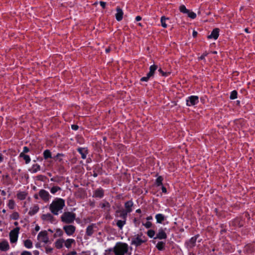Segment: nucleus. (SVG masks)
I'll list each match as a JSON object with an SVG mask.
<instances>
[{
  "mask_svg": "<svg viewBox=\"0 0 255 255\" xmlns=\"http://www.w3.org/2000/svg\"><path fill=\"white\" fill-rule=\"evenodd\" d=\"M65 206V200L60 198H55L49 205V210L54 215H58L61 212Z\"/></svg>",
  "mask_w": 255,
  "mask_h": 255,
  "instance_id": "1",
  "label": "nucleus"
},
{
  "mask_svg": "<svg viewBox=\"0 0 255 255\" xmlns=\"http://www.w3.org/2000/svg\"><path fill=\"white\" fill-rule=\"evenodd\" d=\"M115 216L116 218H121V220H117L116 225L119 229L122 230L127 223L128 214L125 211L124 209L121 208L115 211Z\"/></svg>",
  "mask_w": 255,
  "mask_h": 255,
  "instance_id": "2",
  "label": "nucleus"
},
{
  "mask_svg": "<svg viewBox=\"0 0 255 255\" xmlns=\"http://www.w3.org/2000/svg\"><path fill=\"white\" fill-rule=\"evenodd\" d=\"M113 252L115 255H130L128 252V246L127 243L123 242L117 243L113 248Z\"/></svg>",
  "mask_w": 255,
  "mask_h": 255,
  "instance_id": "3",
  "label": "nucleus"
},
{
  "mask_svg": "<svg viewBox=\"0 0 255 255\" xmlns=\"http://www.w3.org/2000/svg\"><path fill=\"white\" fill-rule=\"evenodd\" d=\"M61 221L65 224H70L74 222L76 218V214L71 212H65L61 216Z\"/></svg>",
  "mask_w": 255,
  "mask_h": 255,
  "instance_id": "4",
  "label": "nucleus"
},
{
  "mask_svg": "<svg viewBox=\"0 0 255 255\" xmlns=\"http://www.w3.org/2000/svg\"><path fill=\"white\" fill-rule=\"evenodd\" d=\"M142 234H137L131 239V244L135 246L136 247L140 246L142 243L146 242V240H143L141 238Z\"/></svg>",
  "mask_w": 255,
  "mask_h": 255,
  "instance_id": "5",
  "label": "nucleus"
},
{
  "mask_svg": "<svg viewBox=\"0 0 255 255\" xmlns=\"http://www.w3.org/2000/svg\"><path fill=\"white\" fill-rule=\"evenodd\" d=\"M19 230V227H16L10 232L9 239L11 243H14L17 242Z\"/></svg>",
  "mask_w": 255,
  "mask_h": 255,
  "instance_id": "6",
  "label": "nucleus"
},
{
  "mask_svg": "<svg viewBox=\"0 0 255 255\" xmlns=\"http://www.w3.org/2000/svg\"><path fill=\"white\" fill-rule=\"evenodd\" d=\"M199 103V97L197 96H190L186 99L187 106H193Z\"/></svg>",
  "mask_w": 255,
  "mask_h": 255,
  "instance_id": "7",
  "label": "nucleus"
},
{
  "mask_svg": "<svg viewBox=\"0 0 255 255\" xmlns=\"http://www.w3.org/2000/svg\"><path fill=\"white\" fill-rule=\"evenodd\" d=\"M38 195L40 198L45 202H47L51 197V196L48 192L44 189L40 190L39 191Z\"/></svg>",
  "mask_w": 255,
  "mask_h": 255,
  "instance_id": "8",
  "label": "nucleus"
},
{
  "mask_svg": "<svg viewBox=\"0 0 255 255\" xmlns=\"http://www.w3.org/2000/svg\"><path fill=\"white\" fill-rule=\"evenodd\" d=\"M37 238L45 244H47L49 242V238L46 231H42L39 232L37 236Z\"/></svg>",
  "mask_w": 255,
  "mask_h": 255,
  "instance_id": "9",
  "label": "nucleus"
},
{
  "mask_svg": "<svg viewBox=\"0 0 255 255\" xmlns=\"http://www.w3.org/2000/svg\"><path fill=\"white\" fill-rule=\"evenodd\" d=\"M199 237V235H196L186 242L185 244L188 249H191L195 246L197 240Z\"/></svg>",
  "mask_w": 255,
  "mask_h": 255,
  "instance_id": "10",
  "label": "nucleus"
},
{
  "mask_svg": "<svg viewBox=\"0 0 255 255\" xmlns=\"http://www.w3.org/2000/svg\"><path fill=\"white\" fill-rule=\"evenodd\" d=\"M63 230L68 236H70L75 233L76 227L72 225H66L63 227Z\"/></svg>",
  "mask_w": 255,
  "mask_h": 255,
  "instance_id": "11",
  "label": "nucleus"
},
{
  "mask_svg": "<svg viewBox=\"0 0 255 255\" xmlns=\"http://www.w3.org/2000/svg\"><path fill=\"white\" fill-rule=\"evenodd\" d=\"M104 190L100 187L93 192L92 197L96 198H102L104 196Z\"/></svg>",
  "mask_w": 255,
  "mask_h": 255,
  "instance_id": "12",
  "label": "nucleus"
},
{
  "mask_svg": "<svg viewBox=\"0 0 255 255\" xmlns=\"http://www.w3.org/2000/svg\"><path fill=\"white\" fill-rule=\"evenodd\" d=\"M133 206V202L131 200H128L125 203L124 207L125 211L128 214L132 212V207Z\"/></svg>",
  "mask_w": 255,
  "mask_h": 255,
  "instance_id": "13",
  "label": "nucleus"
},
{
  "mask_svg": "<svg viewBox=\"0 0 255 255\" xmlns=\"http://www.w3.org/2000/svg\"><path fill=\"white\" fill-rule=\"evenodd\" d=\"M167 238V235L165 231L162 229L158 230V232L156 234V237L154 238V239H166Z\"/></svg>",
  "mask_w": 255,
  "mask_h": 255,
  "instance_id": "14",
  "label": "nucleus"
},
{
  "mask_svg": "<svg viewBox=\"0 0 255 255\" xmlns=\"http://www.w3.org/2000/svg\"><path fill=\"white\" fill-rule=\"evenodd\" d=\"M117 12L115 14V17L117 21H120L123 18L124 12L123 10L119 6L116 8Z\"/></svg>",
  "mask_w": 255,
  "mask_h": 255,
  "instance_id": "15",
  "label": "nucleus"
},
{
  "mask_svg": "<svg viewBox=\"0 0 255 255\" xmlns=\"http://www.w3.org/2000/svg\"><path fill=\"white\" fill-rule=\"evenodd\" d=\"M219 35V28H215L214 29L211 33L207 36L208 39L213 38L214 39H217Z\"/></svg>",
  "mask_w": 255,
  "mask_h": 255,
  "instance_id": "16",
  "label": "nucleus"
},
{
  "mask_svg": "<svg viewBox=\"0 0 255 255\" xmlns=\"http://www.w3.org/2000/svg\"><path fill=\"white\" fill-rule=\"evenodd\" d=\"M9 249V246L8 243L3 240L1 242H0V250L3 252H5Z\"/></svg>",
  "mask_w": 255,
  "mask_h": 255,
  "instance_id": "17",
  "label": "nucleus"
},
{
  "mask_svg": "<svg viewBox=\"0 0 255 255\" xmlns=\"http://www.w3.org/2000/svg\"><path fill=\"white\" fill-rule=\"evenodd\" d=\"M41 219L44 221H49L52 223L54 221V217L50 213H47L42 215L41 216Z\"/></svg>",
  "mask_w": 255,
  "mask_h": 255,
  "instance_id": "18",
  "label": "nucleus"
},
{
  "mask_svg": "<svg viewBox=\"0 0 255 255\" xmlns=\"http://www.w3.org/2000/svg\"><path fill=\"white\" fill-rule=\"evenodd\" d=\"M77 151L81 155V158L83 159L86 158L87 154L88 153V150L85 148L79 147Z\"/></svg>",
  "mask_w": 255,
  "mask_h": 255,
  "instance_id": "19",
  "label": "nucleus"
},
{
  "mask_svg": "<svg viewBox=\"0 0 255 255\" xmlns=\"http://www.w3.org/2000/svg\"><path fill=\"white\" fill-rule=\"evenodd\" d=\"M39 210V207L38 205H34L33 207L30 208L28 212V215L32 216L36 214Z\"/></svg>",
  "mask_w": 255,
  "mask_h": 255,
  "instance_id": "20",
  "label": "nucleus"
},
{
  "mask_svg": "<svg viewBox=\"0 0 255 255\" xmlns=\"http://www.w3.org/2000/svg\"><path fill=\"white\" fill-rule=\"evenodd\" d=\"M95 226L94 224H92L91 225L88 226L87 227L86 231V234L88 236H91L94 233V227Z\"/></svg>",
  "mask_w": 255,
  "mask_h": 255,
  "instance_id": "21",
  "label": "nucleus"
},
{
  "mask_svg": "<svg viewBox=\"0 0 255 255\" xmlns=\"http://www.w3.org/2000/svg\"><path fill=\"white\" fill-rule=\"evenodd\" d=\"M156 223L161 224L165 220V217L162 214H157L155 215Z\"/></svg>",
  "mask_w": 255,
  "mask_h": 255,
  "instance_id": "22",
  "label": "nucleus"
},
{
  "mask_svg": "<svg viewBox=\"0 0 255 255\" xmlns=\"http://www.w3.org/2000/svg\"><path fill=\"white\" fill-rule=\"evenodd\" d=\"M65 240L63 239H60L56 240L55 243V246L57 249H60L63 247V243Z\"/></svg>",
  "mask_w": 255,
  "mask_h": 255,
  "instance_id": "23",
  "label": "nucleus"
},
{
  "mask_svg": "<svg viewBox=\"0 0 255 255\" xmlns=\"http://www.w3.org/2000/svg\"><path fill=\"white\" fill-rule=\"evenodd\" d=\"M40 170V166L38 164H33L29 171L32 173H36Z\"/></svg>",
  "mask_w": 255,
  "mask_h": 255,
  "instance_id": "24",
  "label": "nucleus"
},
{
  "mask_svg": "<svg viewBox=\"0 0 255 255\" xmlns=\"http://www.w3.org/2000/svg\"><path fill=\"white\" fill-rule=\"evenodd\" d=\"M19 157L23 158V159L25 160L26 164H28L30 162L31 159L28 155L23 154V153H20L19 154Z\"/></svg>",
  "mask_w": 255,
  "mask_h": 255,
  "instance_id": "25",
  "label": "nucleus"
},
{
  "mask_svg": "<svg viewBox=\"0 0 255 255\" xmlns=\"http://www.w3.org/2000/svg\"><path fill=\"white\" fill-rule=\"evenodd\" d=\"M75 243V241L74 239H68L66 241H65L64 245L67 248L69 249L71 247L72 244Z\"/></svg>",
  "mask_w": 255,
  "mask_h": 255,
  "instance_id": "26",
  "label": "nucleus"
},
{
  "mask_svg": "<svg viewBox=\"0 0 255 255\" xmlns=\"http://www.w3.org/2000/svg\"><path fill=\"white\" fill-rule=\"evenodd\" d=\"M165 243L162 241H160L157 243L156 245V248L158 250L161 251L165 249Z\"/></svg>",
  "mask_w": 255,
  "mask_h": 255,
  "instance_id": "27",
  "label": "nucleus"
},
{
  "mask_svg": "<svg viewBox=\"0 0 255 255\" xmlns=\"http://www.w3.org/2000/svg\"><path fill=\"white\" fill-rule=\"evenodd\" d=\"M27 196V193L25 192H19L17 193V197L20 200H24Z\"/></svg>",
  "mask_w": 255,
  "mask_h": 255,
  "instance_id": "28",
  "label": "nucleus"
},
{
  "mask_svg": "<svg viewBox=\"0 0 255 255\" xmlns=\"http://www.w3.org/2000/svg\"><path fill=\"white\" fill-rule=\"evenodd\" d=\"M24 247L27 249H31L32 248V242L29 239H27L23 242Z\"/></svg>",
  "mask_w": 255,
  "mask_h": 255,
  "instance_id": "29",
  "label": "nucleus"
},
{
  "mask_svg": "<svg viewBox=\"0 0 255 255\" xmlns=\"http://www.w3.org/2000/svg\"><path fill=\"white\" fill-rule=\"evenodd\" d=\"M100 206L102 208H106L107 211H110L111 205L108 202L105 201L104 203H101Z\"/></svg>",
  "mask_w": 255,
  "mask_h": 255,
  "instance_id": "30",
  "label": "nucleus"
},
{
  "mask_svg": "<svg viewBox=\"0 0 255 255\" xmlns=\"http://www.w3.org/2000/svg\"><path fill=\"white\" fill-rule=\"evenodd\" d=\"M43 157L45 159H47L48 158H51V152L49 149H46L43 152Z\"/></svg>",
  "mask_w": 255,
  "mask_h": 255,
  "instance_id": "31",
  "label": "nucleus"
},
{
  "mask_svg": "<svg viewBox=\"0 0 255 255\" xmlns=\"http://www.w3.org/2000/svg\"><path fill=\"white\" fill-rule=\"evenodd\" d=\"M233 223L234 224L235 226H238L239 227H241L243 226V222L240 218L235 219Z\"/></svg>",
  "mask_w": 255,
  "mask_h": 255,
  "instance_id": "32",
  "label": "nucleus"
},
{
  "mask_svg": "<svg viewBox=\"0 0 255 255\" xmlns=\"http://www.w3.org/2000/svg\"><path fill=\"white\" fill-rule=\"evenodd\" d=\"M154 75L151 74L149 72L146 74V76L145 77H142L140 81L141 82H147L150 78L151 77H153Z\"/></svg>",
  "mask_w": 255,
  "mask_h": 255,
  "instance_id": "33",
  "label": "nucleus"
},
{
  "mask_svg": "<svg viewBox=\"0 0 255 255\" xmlns=\"http://www.w3.org/2000/svg\"><path fill=\"white\" fill-rule=\"evenodd\" d=\"M163 178L161 176H159L155 180V185L156 186L159 187L163 185L162 181Z\"/></svg>",
  "mask_w": 255,
  "mask_h": 255,
  "instance_id": "34",
  "label": "nucleus"
},
{
  "mask_svg": "<svg viewBox=\"0 0 255 255\" xmlns=\"http://www.w3.org/2000/svg\"><path fill=\"white\" fill-rule=\"evenodd\" d=\"M167 19H168V18H166L165 16H162L161 17V19H160L161 24V26L163 28H166L167 26V24L166 23V20Z\"/></svg>",
  "mask_w": 255,
  "mask_h": 255,
  "instance_id": "35",
  "label": "nucleus"
},
{
  "mask_svg": "<svg viewBox=\"0 0 255 255\" xmlns=\"http://www.w3.org/2000/svg\"><path fill=\"white\" fill-rule=\"evenodd\" d=\"M157 65L155 64L152 65L149 67V72L154 75L155 72L157 69Z\"/></svg>",
  "mask_w": 255,
  "mask_h": 255,
  "instance_id": "36",
  "label": "nucleus"
},
{
  "mask_svg": "<svg viewBox=\"0 0 255 255\" xmlns=\"http://www.w3.org/2000/svg\"><path fill=\"white\" fill-rule=\"evenodd\" d=\"M61 190V187H59V186H53L52 187L51 189H50V192L53 194H55L57 191H60Z\"/></svg>",
  "mask_w": 255,
  "mask_h": 255,
  "instance_id": "37",
  "label": "nucleus"
},
{
  "mask_svg": "<svg viewBox=\"0 0 255 255\" xmlns=\"http://www.w3.org/2000/svg\"><path fill=\"white\" fill-rule=\"evenodd\" d=\"M63 231L61 229H57L56 233L54 234V237L56 238L57 237H61L63 235Z\"/></svg>",
  "mask_w": 255,
  "mask_h": 255,
  "instance_id": "38",
  "label": "nucleus"
},
{
  "mask_svg": "<svg viewBox=\"0 0 255 255\" xmlns=\"http://www.w3.org/2000/svg\"><path fill=\"white\" fill-rule=\"evenodd\" d=\"M238 92L236 90L233 91L231 93L230 98L231 100H234L237 98Z\"/></svg>",
  "mask_w": 255,
  "mask_h": 255,
  "instance_id": "39",
  "label": "nucleus"
},
{
  "mask_svg": "<svg viewBox=\"0 0 255 255\" xmlns=\"http://www.w3.org/2000/svg\"><path fill=\"white\" fill-rule=\"evenodd\" d=\"M179 10L181 12L183 13H187L189 12V10L187 9L184 5H181L179 7Z\"/></svg>",
  "mask_w": 255,
  "mask_h": 255,
  "instance_id": "40",
  "label": "nucleus"
},
{
  "mask_svg": "<svg viewBox=\"0 0 255 255\" xmlns=\"http://www.w3.org/2000/svg\"><path fill=\"white\" fill-rule=\"evenodd\" d=\"M8 207L10 209H13L15 207V202L13 200H9L8 201Z\"/></svg>",
  "mask_w": 255,
  "mask_h": 255,
  "instance_id": "41",
  "label": "nucleus"
},
{
  "mask_svg": "<svg viewBox=\"0 0 255 255\" xmlns=\"http://www.w3.org/2000/svg\"><path fill=\"white\" fill-rule=\"evenodd\" d=\"M158 71L162 76L167 77L170 75V72H164L161 68H159Z\"/></svg>",
  "mask_w": 255,
  "mask_h": 255,
  "instance_id": "42",
  "label": "nucleus"
},
{
  "mask_svg": "<svg viewBox=\"0 0 255 255\" xmlns=\"http://www.w3.org/2000/svg\"><path fill=\"white\" fill-rule=\"evenodd\" d=\"M186 14H188V16L192 19H194L196 17V14L193 11H190L189 10V12Z\"/></svg>",
  "mask_w": 255,
  "mask_h": 255,
  "instance_id": "43",
  "label": "nucleus"
},
{
  "mask_svg": "<svg viewBox=\"0 0 255 255\" xmlns=\"http://www.w3.org/2000/svg\"><path fill=\"white\" fill-rule=\"evenodd\" d=\"M19 214L16 212H13L11 215H10V218L13 220H17L19 218Z\"/></svg>",
  "mask_w": 255,
  "mask_h": 255,
  "instance_id": "44",
  "label": "nucleus"
},
{
  "mask_svg": "<svg viewBox=\"0 0 255 255\" xmlns=\"http://www.w3.org/2000/svg\"><path fill=\"white\" fill-rule=\"evenodd\" d=\"M155 233V231L153 230H149L147 232V236L150 238H153Z\"/></svg>",
  "mask_w": 255,
  "mask_h": 255,
  "instance_id": "45",
  "label": "nucleus"
},
{
  "mask_svg": "<svg viewBox=\"0 0 255 255\" xmlns=\"http://www.w3.org/2000/svg\"><path fill=\"white\" fill-rule=\"evenodd\" d=\"M143 225L146 228L149 229L151 227L152 223L149 221H147Z\"/></svg>",
  "mask_w": 255,
  "mask_h": 255,
  "instance_id": "46",
  "label": "nucleus"
},
{
  "mask_svg": "<svg viewBox=\"0 0 255 255\" xmlns=\"http://www.w3.org/2000/svg\"><path fill=\"white\" fill-rule=\"evenodd\" d=\"M53 251V249L50 247L46 246L45 247V252L47 254L51 253Z\"/></svg>",
  "mask_w": 255,
  "mask_h": 255,
  "instance_id": "47",
  "label": "nucleus"
},
{
  "mask_svg": "<svg viewBox=\"0 0 255 255\" xmlns=\"http://www.w3.org/2000/svg\"><path fill=\"white\" fill-rule=\"evenodd\" d=\"M29 151V148L27 146H24L23 148V151L21 153H23V154H25L26 153H27Z\"/></svg>",
  "mask_w": 255,
  "mask_h": 255,
  "instance_id": "48",
  "label": "nucleus"
},
{
  "mask_svg": "<svg viewBox=\"0 0 255 255\" xmlns=\"http://www.w3.org/2000/svg\"><path fill=\"white\" fill-rule=\"evenodd\" d=\"M45 177V176L43 175H38L36 177L37 180H40V181H43V179Z\"/></svg>",
  "mask_w": 255,
  "mask_h": 255,
  "instance_id": "49",
  "label": "nucleus"
},
{
  "mask_svg": "<svg viewBox=\"0 0 255 255\" xmlns=\"http://www.w3.org/2000/svg\"><path fill=\"white\" fill-rule=\"evenodd\" d=\"M208 55V53L204 52L203 53V54L199 57V59L200 60H203L205 59V57L207 56Z\"/></svg>",
  "mask_w": 255,
  "mask_h": 255,
  "instance_id": "50",
  "label": "nucleus"
},
{
  "mask_svg": "<svg viewBox=\"0 0 255 255\" xmlns=\"http://www.w3.org/2000/svg\"><path fill=\"white\" fill-rule=\"evenodd\" d=\"M20 255H32L31 253V252H28V251H23L21 253Z\"/></svg>",
  "mask_w": 255,
  "mask_h": 255,
  "instance_id": "51",
  "label": "nucleus"
},
{
  "mask_svg": "<svg viewBox=\"0 0 255 255\" xmlns=\"http://www.w3.org/2000/svg\"><path fill=\"white\" fill-rule=\"evenodd\" d=\"M71 128L72 129H73L74 130H76L79 128V126L76 125H72L71 126Z\"/></svg>",
  "mask_w": 255,
  "mask_h": 255,
  "instance_id": "52",
  "label": "nucleus"
},
{
  "mask_svg": "<svg viewBox=\"0 0 255 255\" xmlns=\"http://www.w3.org/2000/svg\"><path fill=\"white\" fill-rule=\"evenodd\" d=\"M100 4L101 6L103 8H105L106 5V2H104V1H100Z\"/></svg>",
  "mask_w": 255,
  "mask_h": 255,
  "instance_id": "53",
  "label": "nucleus"
},
{
  "mask_svg": "<svg viewBox=\"0 0 255 255\" xmlns=\"http://www.w3.org/2000/svg\"><path fill=\"white\" fill-rule=\"evenodd\" d=\"M110 211H107V213H106V219H112V217L110 215Z\"/></svg>",
  "mask_w": 255,
  "mask_h": 255,
  "instance_id": "54",
  "label": "nucleus"
},
{
  "mask_svg": "<svg viewBox=\"0 0 255 255\" xmlns=\"http://www.w3.org/2000/svg\"><path fill=\"white\" fill-rule=\"evenodd\" d=\"M161 190H162V193H167V189L165 187L163 186V185H161Z\"/></svg>",
  "mask_w": 255,
  "mask_h": 255,
  "instance_id": "55",
  "label": "nucleus"
},
{
  "mask_svg": "<svg viewBox=\"0 0 255 255\" xmlns=\"http://www.w3.org/2000/svg\"><path fill=\"white\" fill-rule=\"evenodd\" d=\"M76 254H77L76 252L72 251V252L69 253L66 255H76Z\"/></svg>",
  "mask_w": 255,
  "mask_h": 255,
  "instance_id": "56",
  "label": "nucleus"
},
{
  "mask_svg": "<svg viewBox=\"0 0 255 255\" xmlns=\"http://www.w3.org/2000/svg\"><path fill=\"white\" fill-rule=\"evenodd\" d=\"M141 20V17L140 16H137L135 17V20L136 21H139Z\"/></svg>",
  "mask_w": 255,
  "mask_h": 255,
  "instance_id": "57",
  "label": "nucleus"
},
{
  "mask_svg": "<svg viewBox=\"0 0 255 255\" xmlns=\"http://www.w3.org/2000/svg\"><path fill=\"white\" fill-rule=\"evenodd\" d=\"M3 156L1 153H0V163L3 162Z\"/></svg>",
  "mask_w": 255,
  "mask_h": 255,
  "instance_id": "58",
  "label": "nucleus"
},
{
  "mask_svg": "<svg viewBox=\"0 0 255 255\" xmlns=\"http://www.w3.org/2000/svg\"><path fill=\"white\" fill-rule=\"evenodd\" d=\"M197 34H198L197 32L194 30L193 31V33H192V35H193V37H196L197 35Z\"/></svg>",
  "mask_w": 255,
  "mask_h": 255,
  "instance_id": "59",
  "label": "nucleus"
},
{
  "mask_svg": "<svg viewBox=\"0 0 255 255\" xmlns=\"http://www.w3.org/2000/svg\"><path fill=\"white\" fill-rule=\"evenodd\" d=\"M98 175V174L94 170L93 171V176L94 177H97Z\"/></svg>",
  "mask_w": 255,
  "mask_h": 255,
  "instance_id": "60",
  "label": "nucleus"
},
{
  "mask_svg": "<svg viewBox=\"0 0 255 255\" xmlns=\"http://www.w3.org/2000/svg\"><path fill=\"white\" fill-rule=\"evenodd\" d=\"M40 230V227L38 226V225H36L35 227V230L36 231V232H38Z\"/></svg>",
  "mask_w": 255,
  "mask_h": 255,
  "instance_id": "61",
  "label": "nucleus"
},
{
  "mask_svg": "<svg viewBox=\"0 0 255 255\" xmlns=\"http://www.w3.org/2000/svg\"><path fill=\"white\" fill-rule=\"evenodd\" d=\"M33 254L34 255H39V251L35 250L33 251Z\"/></svg>",
  "mask_w": 255,
  "mask_h": 255,
  "instance_id": "62",
  "label": "nucleus"
},
{
  "mask_svg": "<svg viewBox=\"0 0 255 255\" xmlns=\"http://www.w3.org/2000/svg\"><path fill=\"white\" fill-rule=\"evenodd\" d=\"M152 219V217L151 216H148L146 217V220L149 221Z\"/></svg>",
  "mask_w": 255,
  "mask_h": 255,
  "instance_id": "63",
  "label": "nucleus"
},
{
  "mask_svg": "<svg viewBox=\"0 0 255 255\" xmlns=\"http://www.w3.org/2000/svg\"><path fill=\"white\" fill-rule=\"evenodd\" d=\"M1 195L2 196H5L6 195V192L4 190H2L1 191Z\"/></svg>",
  "mask_w": 255,
  "mask_h": 255,
  "instance_id": "64",
  "label": "nucleus"
}]
</instances>
